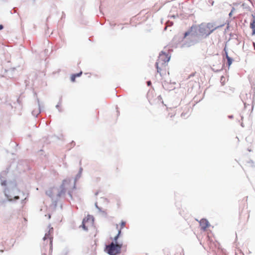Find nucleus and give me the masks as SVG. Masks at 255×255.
Masks as SVG:
<instances>
[{"label": "nucleus", "mask_w": 255, "mask_h": 255, "mask_svg": "<svg viewBox=\"0 0 255 255\" xmlns=\"http://www.w3.org/2000/svg\"><path fill=\"white\" fill-rule=\"evenodd\" d=\"M184 115H185V114L182 113V114H181V117H184Z\"/></svg>", "instance_id": "2f4dec72"}, {"label": "nucleus", "mask_w": 255, "mask_h": 255, "mask_svg": "<svg viewBox=\"0 0 255 255\" xmlns=\"http://www.w3.org/2000/svg\"><path fill=\"white\" fill-rule=\"evenodd\" d=\"M224 51H225V55L226 56V58H227V56H229V55H228V51L226 50V47L224 48Z\"/></svg>", "instance_id": "412c9836"}, {"label": "nucleus", "mask_w": 255, "mask_h": 255, "mask_svg": "<svg viewBox=\"0 0 255 255\" xmlns=\"http://www.w3.org/2000/svg\"><path fill=\"white\" fill-rule=\"evenodd\" d=\"M49 231L47 233H45V236L43 237V240L45 242L47 239L49 240V249L50 251H52L53 237L51 236V234L53 231V228L52 227H50V225H49Z\"/></svg>", "instance_id": "0eeeda50"}, {"label": "nucleus", "mask_w": 255, "mask_h": 255, "mask_svg": "<svg viewBox=\"0 0 255 255\" xmlns=\"http://www.w3.org/2000/svg\"><path fill=\"white\" fill-rule=\"evenodd\" d=\"M241 126H242V127H244V125H243V123H242V124H241Z\"/></svg>", "instance_id": "f704fd0d"}, {"label": "nucleus", "mask_w": 255, "mask_h": 255, "mask_svg": "<svg viewBox=\"0 0 255 255\" xmlns=\"http://www.w3.org/2000/svg\"><path fill=\"white\" fill-rule=\"evenodd\" d=\"M82 72L80 71L79 73H76V74H73V75L76 77H80L82 75Z\"/></svg>", "instance_id": "6ab92c4d"}, {"label": "nucleus", "mask_w": 255, "mask_h": 255, "mask_svg": "<svg viewBox=\"0 0 255 255\" xmlns=\"http://www.w3.org/2000/svg\"><path fill=\"white\" fill-rule=\"evenodd\" d=\"M90 219H92V222L94 221L93 217L92 216H90V215H89L88 216V218H87V220H86V219H83V222H82V228L84 229V230H86V231L88 230V228L85 226V223L86 221H88V220H89Z\"/></svg>", "instance_id": "f8f14e48"}, {"label": "nucleus", "mask_w": 255, "mask_h": 255, "mask_svg": "<svg viewBox=\"0 0 255 255\" xmlns=\"http://www.w3.org/2000/svg\"><path fill=\"white\" fill-rule=\"evenodd\" d=\"M243 94H242V95H241L240 97H241V99H242V100L243 102L244 103V105H246V101H244V100H243V97H243Z\"/></svg>", "instance_id": "393cba45"}, {"label": "nucleus", "mask_w": 255, "mask_h": 255, "mask_svg": "<svg viewBox=\"0 0 255 255\" xmlns=\"http://www.w3.org/2000/svg\"><path fill=\"white\" fill-rule=\"evenodd\" d=\"M76 77L73 74L71 77V80L72 82H74Z\"/></svg>", "instance_id": "4be33fe9"}, {"label": "nucleus", "mask_w": 255, "mask_h": 255, "mask_svg": "<svg viewBox=\"0 0 255 255\" xmlns=\"http://www.w3.org/2000/svg\"><path fill=\"white\" fill-rule=\"evenodd\" d=\"M121 234V229L119 230L118 234L114 237V241L113 242H114L115 243H116L117 245H120V244L118 243V239L119 238V236L120 234Z\"/></svg>", "instance_id": "4468645a"}, {"label": "nucleus", "mask_w": 255, "mask_h": 255, "mask_svg": "<svg viewBox=\"0 0 255 255\" xmlns=\"http://www.w3.org/2000/svg\"><path fill=\"white\" fill-rule=\"evenodd\" d=\"M97 209L99 210V212H102V213H105V211H102V208H101L99 207V208H98V209Z\"/></svg>", "instance_id": "5701e85b"}, {"label": "nucleus", "mask_w": 255, "mask_h": 255, "mask_svg": "<svg viewBox=\"0 0 255 255\" xmlns=\"http://www.w3.org/2000/svg\"><path fill=\"white\" fill-rule=\"evenodd\" d=\"M199 223L201 228L204 230H205L209 226V222L205 219H202Z\"/></svg>", "instance_id": "6e6552de"}, {"label": "nucleus", "mask_w": 255, "mask_h": 255, "mask_svg": "<svg viewBox=\"0 0 255 255\" xmlns=\"http://www.w3.org/2000/svg\"><path fill=\"white\" fill-rule=\"evenodd\" d=\"M226 59L227 60L228 65L230 66L232 64L233 59L229 56H227V58Z\"/></svg>", "instance_id": "dca6fc26"}, {"label": "nucleus", "mask_w": 255, "mask_h": 255, "mask_svg": "<svg viewBox=\"0 0 255 255\" xmlns=\"http://www.w3.org/2000/svg\"><path fill=\"white\" fill-rule=\"evenodd\" d=\"M71 144H73V145H74L75 144V142L73 141L71 142Z\"/></svg>", "instance_id": "7c9ffc66"}, {"label": "nucleus", "mask_w": 255, "mask_h": 255, "mask_svg": "<svg viewBox=\"0 0 255 255\" xmlns=\"http://www.w3.org/2000/svg\"><path fill=\"white\" fill-rule=\"evenodd\" d=\"M200 36L198 26L192 25L184 34L185 43L182 44V47H189L197 43L200 40Z\"/></svg>", "instance_id": "7ed1b4c3"}, {"label": "nucleus", "mask_w": 255, "mask_h": 255, "mask_svg": "<svg viewBox=\"0 0 255 255\" xmlns=\"http://www.w3.org/2000/svg\"><path fill=\"white\" fill-rule=\"evenodd\" d=\"M6 72L7 73H8V72H10V70H6Z\"/></svg>", "instance_id": "473e14b6"}, {"label": "nucleus", "mask_w": 255, "mask_h": 255, "mask_svg": "<svg viewBox=\"0 0 255 255\" xmlns=\"http://www.w3.org/2000/svg\"><path fill=\"white\" fill-rule=\"evenodd\" d=\"M253 44H254V49L255 50V43L254 42Z\"/></svg>", "instance_id": "72a5a7b5"}, {"label": "nucleus", "mask_w": 255, "mask_h": 255, "mask_svg": "<svg viewBox=\"0 0 255 255\" xmlns=\"http://www.w3.org/2000/svg\"><path fill=\"white\" fill-rule=\"evenodd\" d=\"M82 171H83V168L82 167H80L78 173H80V174H82Z\"/></svg>", "instance_id": "a878e982"}, {"label": "nucleus", "mask_w": 255, "mask_h": 255, "mask_svg": "<svg viewBox=\"0 0 255 255\" xmlns=\"http://www.w3.org/2000/svg\"><path fill=\"white\" fill-rule=\"evenodd\" d=\"M235 10V7H233L232 8V10L231 11H230V12L229 13V16L230 17H231L232 16V14H233V12Z\"/></svg>", "instance_id": "a211bd4d"}, {"label": "nucleus", "mask_w": 255, "mask_h": 255, "mask_svg": "<svg viewBox=\"0 0 255 255\" xmlns=\"http://www.w3.org/2000/svg\"><path fill=\"white\" fill-rule=\"evenodd\" d=\"M37 104L38 106V109L37 110H34L32 111L31 114L33 116L37 117V116L41 113V110L40 108V102L38 98H37Z\"/></svg>", "instance_id": "1a4fd4ad"}, {"label": "nucleus", "mask_w": 255, "mask_h": 255, "mask_svg": "<svg viewBox=\"0 0 255 255\" xmlns=\"http://www.w3.org/2000/svg\"><path fill=\"white\" fill-rule=\"evenodd\" d=\"M95 207L98 209V208H99V207L98 206V204H97V203H95Z\"/></svg>", "instance_id": "c85d7f7f"}, {"label": "nucleus", "mask_w": 255, "mask_h": 255, "mask_svg": "<svg viewBox=\"0 0 255 255\" xmlns=\"http://www.w3.org/2000/svg\"><path fill=\"white\" fill-rule=\"evenodd\" d=\"M147 84L148 86H150L151 85V82L150 81H148L147 82Z\"/></svg>", "instance_id": "bb28decb"}, {"label": "nucleus", "mask_w": 255, "mask_h": 255, "mask_svg": "<svg viewBox=\"0 0 255 255\" xmlns=\"http://www.w3.org/2000/svg\"><path fill=\"white\" fill-rule=\"evenodd\" d=\"M253 16V20L251 22L250 27L252 29V35H255V16L252 15Z\"/></svg>", "instance_id": "9d476101"}, {"label": "nucleus", "mask_w": 255, "mask_h": 255, "mask_svg": "<svg viewBox=\"0 0 255 255\" xmlns=\"http://www.w3.org/2000/svg\"><path fill=\"white\" fill-rule=\"evenodd\" d=\"M3 28V26L2 24H0V30Z\"/></svg>", "instance_id": "cd10ccee"}, {"label": "nucleus", "mask_w": 255, "mask_h": 255, "mask_svg": "<svg viewBox=\"0 0 255 255\" xmlns=\"http://www.w3.org/2000/svg\"><path fill=\"white\" fill-rule=\"evenodd\" d=\"M224 24H221L214 27V29L209 30L207 28L206 25L204 24H201L198 26V30L199 31L200 36H205V37L208 36L211 33H212L215 30L223 26Z\"/></svg>", "instance_id": "39448f33"}, {"label": "nucleus", "mask_w": 255, "mask_h": 255, "mask_svg": "<svg viewBox=\"0 0 255 255\" xmlns=\"http://www.w3.org/2000/svg\"><path fill=\"white\" fill-rule=\"evenodd\" d=\"M155 66L157 69V72L159 73L160 76H161V64H159V62L155 63Z\"/></svg>", "instance_id": "ddd939ff"}, {"label": "nucleus", "mask_w": 255, "mask_h": 255, "mask_svg": "<svg viewBox=\"0 0 255 255\" xmlns=\"http://www.w3.org/2000/svg\"><path fill=\"white\" fill-rule=\"evenodd\" d=\"M248 151H251V149H248Z\"/></svg>", "instance_id": "c9c22d12"}, {"label": "nucleus", "mask_w": 255, "mask_h": 255, "mask_svg": "<svg viewBox=\"0 0 255 255\" xmlns=\"http://www.w3.org/2000/svg\"><path fill=\"white\" fill-rule=\"evenodd\" d=\"M6 174L5 171L2 172L0 174L1 185L5 186L3 193L6 198L7 201L9 202L15 201L21 199L22 204L26 200L27 196L23 192L21 191L17 186L15 181H10L7 183L6 180H2V175Z\"/></svg>", "instance_id": "f03ea898"}, {"label": "nucleus", "mask_w": 255, "mask_h": 255, "mask_svg": "<svg viewBox=\"0 0 255 255\" xmlns=\"http://www.w3.org/2000/svg\"><path fill=\"white\" fill-rule=\"evenodd\" d=\"M62 102V97L60 98L59 100V102L58 104L56 106V108L58 110V111L61 112L62 111L61 108H60V105L61 104Z\"/></svg>", "instance_id": "f3484780"}, {"label": "nucleus", "mask_w": 255, "mask_h": 255, "mask_svg": "<svg viewBox=\"0 0 255 255\" xmlns=\"http://www.w3.org/2000/svg\"><path fill=\"white\" fill-rule=\"evenodd\" d=\"M228 118H229V119H233V115H229V116H228Z\"/></svg>", "instance_id": "c756f323"}, {"label": "nucleus", "mask_w": 255, "mask_h": 255, "mask_svg": "<svg viewBox=\"0 0 255 255\" xmlns=\"http://www.w3.org/2000/svg\"><path fill=\"white\" fill-rule=\"evenodd\" d=\"M206 26L209 30H212V29H214V27H215V24L213 23H208L206 24Z\"/></svg>", "instance_id": "2eb2a0df"}, {"label": "nucleus", "mask_w": 255, "mask_h": 255, "mask_svg": "<svg viewBox=\"0 0 255 255\" xmlns=\"http://www.w3.org/2000/svg\"><path fill=\"white\" fill-rule=\"evenodd\" d=\"M7 202L5 195L3 194L1 191H0V203L1 204H4Z\"/></svg>", "instance_id": "9b49d317"}, {"label": "nucleus", "mask_w": 255, "mask_h": 255, "mask_svg": "<svg viewBox=\"0 0 255 255\" xmlns=\"http://www.w3.org/2000/svg\"><path fill=\"white\" fill-rule=\"evenodd\" d=\"M126 225V222L125 221H122L121 223V229L123 228Z\"/></svg>", "instance_id": "aec40b11"}, {"label": "nucleus", "mask_w": 255, "mask_h": 255, "mask_svg": "<svg viewBox=\"0 0 255 255\" xmlns=\"http://www.w3.org/2000/svg\"><path fill=\"white\" fill-rule=\"evenodd\" d=\"M42 255H46L45 254H42Z\"/></svg>", "instance_id": "4c0bfd02"}, {"label": "nucleus", "mask_w": 255, "mask_h": 255, "mask_svg": "<svg viewBox=\"0 0 255 255\" xmlns=\"http://www.w3.org/2000/svg\"><path fill=\"white\" fill-rule=\"evenodd\" d=\"M81 174L78 173L74 181V184L71 189L68 188V186L72 181L70 178H67L62 181V184L59 188L53 187L49 188L46 191V194L52 200V205L55 208L57 206V203L61 198H64L67 192L68 195L72 199L73 190L76 188V182L81 177Z\"/></svg>", "instance_id": "f257e3e1"}, {"label": "nucleus", "mask_w": 255, "mask_h": 255, "mask_svg": "<svg viewBox=\"0 0 255 255\" xmlns=\"http://www.w3.org/2000/svg\"><path fill=\"white\" fill-rule=\"evenodd\" d=\"M50 217H51L50 215H49V216H48L49 218H50Z\"/></svg>", "instance_id": "e433bc0d"}, {"label": "nucleus", "mask_w": 255, "mask_h": 255, "mask_svg": "<svg viewBox=\"0 0 255 255\" xmlns=\"http://www.w3.org/2000/svg\"><path fill=\"white\" fill-rule=\"evenodd\" d=\"M170 57L168 54L161 51L158 56V58L156 62H159L161 64V66H165L166 63L168 62L170 60Z\"/></svg>", "instance_id": "423d86ee"}, {"label": "nucleus", "mask_w": 255, "mask_h": 255, "mask_svg": "<svg viewBox=\"0 0 255 255\" xmlns=\"http://www.w3.org/2000/svg\"><path fill=\"white\" fill-rule=\"evenodd\" d=\"M122 245H117L112 242L106 246L107 253L109 255H117L121 253Z\"/></svg>", "instance_id": "20e7f679"}, {"label": "nucleus", "mask_w": 255, "mask_h": 255, "mask_svg": "<svg viewBox=\"0 0 255 255\" xmlns=\"http://www.w3.org/2000/svg\"><path fill=\"white\" fill-rule=\"evenodd\" d=\"M209 3H210L212 5L214 4V1L213 0H209Z\"/></svg>", "instance_id": "b1692460"}]
</instances>
